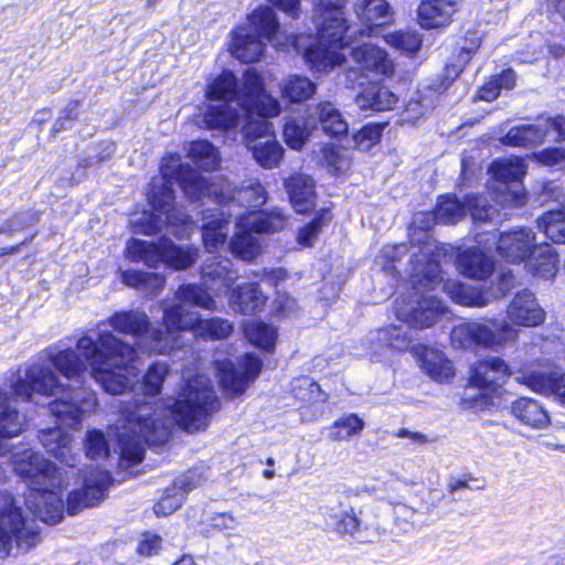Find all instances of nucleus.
Segmentation results:
<instances>
[{"label":"nucleus","mask_w":565,"mask_h":565,"mask_svg":"<svg viewBox=\"0 0 565 565\" xmlns=\"http://www.w3.org/2000/svg\"><path fill=\"white\" fill-rule=\"evenodd\" d=\"M547 135V128L541 121L532 125H520L509 129L500 138V142L510 147L529 148L542 143Z\"/></svg>","instance_id":"f704fd0d"},{"label":"nucleus","mask_w":565,"mask_h":565,"mask_svg":"<svg viewBox=\"0 0 565 565\" xmlns=\"http://www.w3.org/2000/svg\"><path fill=\"white\" fill-rule=\"evenodd\" d=\"M519 331L507 321L489 319L484 322L471 321L455 326L450 339L451 344L458 349L480 347L499 351L513 343Z\"/></svg>","instance_id":"1a4fd4ad"},{"label":"nucleus","mask_w":565,"mask_h":565,"mask_svg":"<svg viewBox=\"0 0 565 565\" xmlns=\"http://www.w3.org/2000/svg\"><path fill=\"white\" fill-rule=\"evenodd\" d=\"M166 285V277L158 273H147L141 291L148 295H156Z\"/></svg>","instance_id":"0e129e2a"},{"label":"nucleus","mask_w":565,"mask_h":565,"mask_svg":"<svg viewBox=\"0 0 565 565\" xmlns=\"http://www.w3.org/2000/svg\"><path fill=\"white\" fill-rule=\"evenodd\" d=\"M147 273L141 270H120V278L125 285L128 287L138 289L141 291L143 279L146 277Z\"/></svg>","instance_id":"338daca9"},{"label":"nucleus","mask_w":565,"mask_h":565,"mask_svg":"<svg viewBox=\"0 0 565 565\" xmlns=\"http://www.w3.org/2000/svg\"><path fill=\"white\" fill-rule=\"evenodd\" d=\"M507 317L512 324L535 327L544 321L545 312L533 292L524 289L518 292L507 308Z\"/></svg>","instance_id":"412c9836"},{"label":"nucleus","mask_w":565,"mask_h":565,"mask_svg":"<svg viewBox=\"0 0 565 565\" xmlns=\"http://www.w3.org/2000/svg\"><path fill=\"white\" fill-rule=\"evenodd\" d=\"M331 221V213L327 210L320 211L313 220L301 227L297 235V242L303 247H310L317 241L322 228Z\"/></svg>","instance_id":"864d4df0"},{"label":"nucleus","mask_w":565,"mask_h":565,"mask_svg":"<svg viewBox=\"0 0 565 565\" xmlns=\"http://www.w3.org/2000/svg\"><path fill=\"white\" fill-rule=\"evenodd\" d=\"M225 213L222 212L221 216ZM230 231V222L223 217L212 220L203 225L202 237L209 253L217 252L225 244Z\"/></svg>","instance_id":"a18cd8bd"},{"label":"nucleus","mask_w":565,"mask_h":565,"mask_svg":"<svg viewBox=\"0 0 565 565\" xmlns=\"http://www.w3.org/2000/svg\"><path fill=\"white\" fill-rule=\"evenodd\" d=\"M320 161L331 173L344 171L350 166L344 152L332 143L322 145L319 152Z\"/></svg>","instance_id":"6e6d98bb"},{"label":"nucleus","mask_w":565,"mask_h":565,"mask_svg":"<svg viewBox=\"0 0 565 565\" xmlns=\"http://www.w3.org/2000/svg\"><path fill=\"white\" fill-rule=\"evenodd\" d=\"M203 282L207 288L214 289L215 295L227 292V289L237 280L238 273L227 258L212 256L202 266Z\"/></svg>","instance_id":"4be33fe9"},{"label":"nucleus","mask_w":565,"mask_h":565,"mask_svg":"<svg viewBox=\"0 0 565 565\" xmlns=\"http://www.w3.org/2000/svg\"><path fill=\"white\" fill-rule=\"evenodd\" d=\"M12 465L15 473L29 487L25 499L28 509L44 523H58L63 519L61 494L68 484V471L58 469L32 449L14 452Z\"/></svg>","instance_id":"20e7f679"},{"label":"nucleus","mask_w":565,"mask_h":565,"mask_svg":"<svg viewBox=\"0 0 565 565\" xmlns=\"http://www.w3.org/2000/svg\"><path fill=\"white\" fill-rule=\"evenodd\" d=\"M38 540V532L28 525L14 498L8 492H0V557L11 554L13 541L18 550L26 552L36 545Z\"/></svg>","instance_id":"f8f14e48"},{"label":"nucleus","mask_w":565,"mask_h":565,"mask_svg":"<svg viewBox=\"0 0 565 565\" xmlns=\"http://www.w3.org/2000/svg\"><path fill=\"white\" fill-rule=\"evenodd\" d=\"M200 484V477L190 472L177 478L171 488H168L161 500L154 504L153 511L157 515H169L178 510L183 500L184 494Z\"/></svg>","instance_id":"bb28decb"},{"label":"nucleus","mask_w":565,"mask_h":565,"mask_svg":"<svg viewBox=\"0 0 565 565\" xmlns=\"http://www.w3.org/2000/svg\"><path fill=\"white\" fill-rule=\"evenodd\" d=\"M444 290L455 302L468 307H486L498 297L457 280H447Z\"/></svg>","instance_id":"7c9ffc66"},{"label":"nucleus","mask_w":565,"mask_h":565,"mask_svg":"<svg viewBox=\"0 0 565 565\" xmlns=\"http://www.w3.org/2000/svg\"><path fill=\"white\" fill-rule=\"evenodd\" d=\"M526 170L525 160L521 157L502 158L491 163L489 191L497 205L522 206L525 203L522 179Z\"/></svg>","instance_id":"9b49d317"},{"label":"nucleus","mask_w":565,"mask_h":565,"mask_svg":"<svg viewBox=\"0 0 565 565\" xmlns=\"http://www.w3.org/2000/svg\"><path fill=\"white\" fill-rule=\"evenodd\" d=\"M345 4L347 0H319L315 3L312 20L318 40L305 52V61L313 72L326 73L341 65L345 57L339 49L356 39V31L348 25Z\"/></svg>","instance_id":"39448f33"},{"label":"nucleus","mask_w":565,"mask_h":565,"mask_svg":"<svg viewBox=\"0 0 565 565\" xmlns=\"http://www.w3.org/2000/svg\"><path fill=\"white\" fill-rule=\"evenodd\" d=\"M396 317L398 320L413 328L431 327L444 313L445 307L435 296L420 295L413 297H399L395 301Z\"/></svg>","instance_id":"dca6fc26"},{"label":"nucleus","mask_w":565,"mask_h":565,"mask_svg":"<svg viewBox=\"0 0 565 565\" xmlns=\"http://www.w3.org/2000/svg\"><path fill=\"white\" fill-rule=\"evenodd\" d=\"M354 12L366 26L383 25L392 20L393 12L386 0H356Z\"/></svg>","instance_id":"58836bf2"},{"label":"nucleus","mask_w":565,"mask_h":565,"mask_svg":"<svg viewBox=\"0 0 565 565\" xmlns=\"http://www.w3.org/2000/svg\"><path fill=\"white\" fill-rule=\"evenodd\" d=\"M327 522L341 535H355L361 522L353 508L345 505L341 500L329 501L321 508Z\"/></svg>","instance_id":"cd10ccee"},{"label":"nucleus","mask_w":565,"mask_h":565,"mask_svg":"<svg viewBox=\"0 0 565 565\" xmlns=\"http://www.w3.org/2000/svg\"><path fill=\"white\" fill-rule=\"evenodd\" d=\"M543 127L547 128V132L553 130L557 134V138L565 140V117L556 116L553 118H541L540 119Z\"/></svg>","instance_id":"774afa93"},{"label":"nucleus","mask_w":565,"mask_h":565,"mask_svg":"<svg viewBox=\"0 0 565 565\" xmlns=\"http://www.w3.org/2000/svg\"><path fill=\"white\" fill-rule=\"evenodd\" d=\"M458 271L468 278L483 280L494 270V262L478 247L467 248L456 259Z\"/></svg>","instance_id":"a878e982"},{"label":"nucleus","mask_w":565,"mask_h":565,"mask_svg":"<svg viewBox=\"0 0 565 565\" xmlns=\"http://www.w3.org/2000/svg\"><path fill=\"white\" fill-rule=\"evenodd\" d=\"M161 539L156 534L146 533L138 545V553L145 556L157 554L160 550Z\"/></svg>","instance_id":"69168bd1"},{"label":"nucleus","mask_w":565,"mask_h":565,"mask_svg":"<svg viewBox=\"0 0 565 565\" xmlns=\"http://www.w3.org/2000/svg\"><path fill=\"white\" fill-rule=\"evenodd\" d=\"M220 384L224 393L233 398L242 394L255 381L262 369L258 355L247 353L236 367L231 361H217L215 364Z\"/></svg>","instance_id":"2eb2a0df"},{"label":"nucleus","mask_w":565,"mask_h":565,"mask_svg":"<svg viewBox=\"0 0 565 565\" xmlns=\"http://www.w3.org/2000/svg\"><path fill=\"white\" fill-rule=\"evenodd\" d=\"M364 427L365 423L359 415L348 414L332 423L329 428V438L332 441L349 440L360 435Z\"/></svg>","instance_id":"49530a36"},{"label":"nucleus","mask_w":565,"mask_h":565,"mask_svg":"<svg viewBox=\"0 0 565 565\" xmlns=\"http://www.w3.org/2000/svg\"><path fill=\"white\" fill-rule=\"evenodd\" d=\"M413 252L412 256V284L417 296L420 288L434 289L443 281L440 268V253L433 242H424L423 246Z\"/></svg>","instance_id":"a211bd4d"},{"label":"nucleus","mask_w":565,"mask_h":565,"mask_svg":"<svg viewBox=\"0 0 565 565\" xmlns=\"http://www.w3.org/2000/svg\"><path fill=\"white\" fill-rule=\"evenodd\" d=\"M436 100L437 93L431 87L418 89L405 106L403 121L415 122L434 109Z\"/></svg>","instance_id":"79ce46f5"},{"label":"nucleus","mask_w":565,"mask_h":565,"mask_svg":"<svg viewBox=\"0 0 565 565\" xmlns=\"http://www.w3.org/2000/svg\"><path fill=\"white\" fill-rule=\"evenodd\" d=\"M160 172L161 177L151 181L147 193L148 203L153 213L143 212L138 218L131 221L135 233L152 235L167 224L171 227L182 226L173 231L177 237L182 238L186 235V230L192 222L188 213L173 205L175 183L192 201L206 196L220 204H230V217L253 212L250 209L262 206L267 200V192L259 181L249 180L237 189L223 177L205 180L188 163H182L179 154L164 157Z\"/></svg>","instance_id":"7ed1b4c3"},{"label":"nucleus","mask_w":565,"mask_h":565,"mask_svg":"<svg viewBox=\"0 0 565 565\" xmlns=\"http://www.w3.org/2000/svg\"><path fill=\"white\" fill-rule=\"evenodd\" d=\"M278 21L269 7H260L248 17V23L237 28L234 32L232 54L244 63H254L264 54L266 44L264 40L277 49L290 44L298 50V38L290 35L286 43L278 41Z\"/></svg>","instance_id":"423d86ee"},{"label":"nucleus","mask_w":565,"mask_h":565,"mask_svg":"<svg viewBox=\"0 0 565 565\" xmlns=\"http://www.w3.org/2000/svg\"><path fill=\"white\" fill-rule=\"evenodd\" d=\"M126 257L135 263H143L157 268L161 263L175 269L189 268L199 257V250L191 246H179L166 236L157 243L132 238L127 242Z\"/></svg>","instance_id":"6e6552de"},{"label":"nucleus","mask_w":565,"mask_h":565,"mask_svg":"<svg viewBox=\"0 0 565 565\" xmlns=\"http://www.w3.org/2000/svg\"><path fill=\"white\" fill-rule=\"evenodd\" d=\"M535 234L524 227L502 233L498 239V253L512 264L525 263L536 247Z\"/></svg>","instance_id":"6ab92c4d"},{"label":"nucleus","mask_w":565,"mask_h":565,"mask_svg":"<svg viewBox=\"0 0 565 565\" xmlns=\"http://www.w3.org/2000/svg\"><path fill=\"white\" fill-rule=\"evenodd\" d=\"M535 159L545 166L565 164V150L562 148H548L534 153Z\"/></svg>","instance_id":"680f3d73"},{"label":"nucleus","mask_w":565,"mask_h":565,"mask_svg":"<svg viewBox=\"0 0 565 565\" xmlns=\"http://www.w3.org/2000/svg\"><path fill=\"white\" fill-rule=\"evenodd\" d=\"M235 218L236 231L230 241V250L244 260H252L259 253V243L254 234L281 231L288 220L279 209L236 214Z\"/></svg>","instance_id":"0eeeda50"},{"label":"nucleus","mask_w":565,"mask_h":565,"mask_svg":"<svg viewBox=\"0 0 565 565\" xmlns=\"http://www.w3.org/2000/svg\"><path fill=\"white\" fill-rule=\"evenodd\" d=\"M290 203L297 213H307L316 205V182L306 173L296 172L284 181Z\"/></svg>","instance_id":"5701e85b"},{"label":"nucleus","mask_w":565,"mask_h":565,"mask_svg":"<svg viewBox=\"0 0 565 565\" xmlns=\"http://www.w3.org/2000/svg\"><path fill=\"white\" fill-rule=\"evenodd\" d=\"M279 89L282 98L290 103H302L316 94L317 86L307 76L295 74L282 78Z\"/></svg>","instance_id":"a19ab883"},{"label":"nucleus","mask_w":565,"mask_h":565,"mask_svg":"<svg viewBox=\"0 0 565 565\" xmlns=\"http://www.w3.org/2000/svg\"><path fill=\"white\" fill-rule=\"evenodd\" d=\"M377 339L383 345L394 348L396 350H405L411 343V337L401 327L391 326L377 330Z\"/></svg>","instance_id":"13d9d810"},{"label":"nucleus","mask_w":565,"mask_h":565,"mask_svg":"<svg viewBox=\"0 0 565 565\" xmlns=\"http://www.w3.org/2000/svg\"><path fill=\"white\" fill-rule=\"evenodd\" d=\"M39 440L54 458L73 468L77 454L73 451V438L61 427H50L39 431Z\"/></svg>","instance_id":"b1692460"},{"label":"nucleus","mask_w":565,"mask_h":565,"mask_svg":"<svg viewBox=\"0 0 565 565\" xmlns=\"http://www.w3.org/2000/svg\"><path fill=\"white\" fill-rule=\"evenodd\" d=\"M351 56L361 70L380 75H392L393 62L385 50L372 43H363L352 49Z\"/></svg>","instance_id":"393cba45"},{"label":"nucleus","mask_w":565,"mask_h":565,"mask_svg":"<svg viewBox=\"0 0 565 565\" xmlns=\"http://www.w3.org/2000/svg\"><path fill=\"white\" fill-rule=\"evenodd\" d=\"M291 392L296 398L302 402L316 403L328 399V394L309 376L295 379L291 383Z\"/></svg>","instance_id":"603ef678"},{"label":"nucleus","mask_w":565,"mask_h":565,"mask_svg":"<svg viewBox=\"0 0 565 565\" xmlns=\"http://www.w3.org/2000/svg\"><path fill=\"white\" fill-rule=\"evenodd\" d=\"M174 300L173 305H162L163 324L171 338H177L175 333L179 331L193 328L198 321V313L185 310V306H195L206 310L216 308L215 300L207 291L192 284L180 286L174 294Z\"/></svg>","instance_id":"ddd939ff"},{"label":"nucleus","mask_w":565,"mask_h":565,"mask_svg":"<svg viewBox=\"0 0 565 565\" xmlns=\"http://www.w3.org/2000/svg\"><path fill=\"white\" fill-rule=\"evenodd\" d=\"M469 212L473 221H494L498 209L489 203L486 195L467 196L466 203H461L452 195L440 196L435 211V220L444 224H454L460 221Z\"/></svg>","instance_id":"4468645a"},{"label":"nucleus","mask_w":565,"mask_h":565,"mask_svg":"<svg viewBox=\"0 0 565 565\" xmlns=\"http://www.w3.org/2000/svg\"><path fill=\"white\" fill-rule=\"evenodd\" d=\"M455 4L447 0H426L418 7V19L426 29L445 26L455 13Z\"/></svg>","instance_id":"72a5a7b5"},{"label":"nucleus","mask_w":565,"mask_h":565,"mask_svg":"<svg viewBox=\"0 0 565 565\" xmlns=\"http://www.w3.org/2000/svg\"><path fill=\"white\" fill-rule=\"evenodd\" d=\"M111 482L110 475L98 467H90L84 472L83 487L73 490L66 502L68 514H76L83 509L94 507L102 502Z\"/></svg>","instance_id":"f3484780"},{"label":"nucleus","mask_w":565,"mask_h":565,"mask_svg":"<svg viewBox=\"0 0 565 565\" xmlns=\"http://www.w3.org/2000/svg\"><path fill=\"white\" fill-rule=\"evenodd\" d=\"M8 393L0 391V441L19 435L25 425V419L19 414Z\"/></svg>","instance_id":"ea45409f"},{"label":"nucleus","mask_w":565,"mask_h":565,"mask_svg":"<svg viewBox=\"0 0 565 565\" xmlns=\"http://www.w3.org/2000/svg\"><path fill=\"white\" fill-rule=\"evenodd\" d=\"M40 221V213L36 211H25L15 214L9 218L0 228L1 234H12L25 230L29 226H33ZM19 245L10 247H1L0 256L7 254H14L19 250Z\"/></svg>","instance_id":"8fccbe9b"},{"label":"nucleus","mask_w":565,"mask_h":565,"mask_svg":"<svg viewBox=\"0 0 565 565\" xmlns=\"http://www.w3.org/2000/svg\"><path fill=\"white\" fill-rule=\"evenodd\" d=\"M188 156L205 170H213L218 164L217 149L206 140L190 142L188 146Z\"/></svg>","instance_id":"3c124183"},{"label":"nucleus","mask_w":565,"mask_h":565,"mask_svg":"<svg viewBox=\"0 0 565 565\" xmlns=\"http://www.w3.org/2000/svg\"><path fill=\"white\" fill-rule=\"evenodd\" d=\"M192 330L194 335L200 337L204 340H221L227 338L233 332V324L222 318H212L206 320L198 321Z\"/></svg>","instance_id":"de8ad7c7"},{"label":"nucleus","mask_w":565,"mask_h":565,"mask_svg":"<svg viewBox=\"0 0 565 565\" xmlns=\"http://www.w3.org/2000/svg\"><path fill=\"white\" fill-rule=\"evenodd\" d=\"M398 97L385 85L370 83L355 97L361 110L386 111L394 107Z\"/></svg>","instance_id":"c85d7f7f"},{"label":"nucleus","mask_w":565,"mask_h":565,"mask_svg":"<svg viewBox=\"0 0 565 565\" xmlns=\"http://www.w3.org/2000/svg\"><path fill=\"white\" fill-rule=\"evenodd\" d=\"M108 324L117 332L131 334L143 352L166 354L179 348L178 339L150 327L148 316L140 310L119 311L108 318Z\"/></svg>","instance_id":"9d476101"},{"label":"nucleus","mask_w":565,"mask_h":565,"mask_svg":"<svg viewBox=\"0 0 565 565\" xmlns=\"http://www.w3.org/2000/svg\"><path fill=\"white\" fill-rule=\"evenodd\" d=\"M244 333L247 340L266 351H271L277 339V330L262 321L252 320L244 324Z\"/></svg>","instance_id":"37998d69"},{"label":"nucleus","mask_w":565,"mask_h":565,"mask_svg":"<svg viewBox=\"0 0 565 565\" xmlns=\"http://www.w3.org/2000/svg\"><path fill=\"white\" fill-rule=\"evenodd\" d=\"M512 415L520 423L536 429L545 428L550 423V416L545 408L535 399L520 397L511 405Z\"/></svg>","instance_id":"473e14b6"},{"label":"nucleus","mask_w":565,"mask_h":565,"mask_svg":"<svg viewBox=\"0 0 565 565\" xmlns=\"http://www.w3.org/2000/svg\"><path fill=\"white\" fill-rule=\"evenodd\" d=\"M422 369L436 382H447L454 374V366L444 352L434 348H424L420 354Z\"/></svg>","instance_id":"4c0bfd02"},{"label":"nucleus","mask_w":565,"mask_h":565,"mask_svg":"<svg viewBox=\"0 0 565 565\" xmlns=\"http://www.w3.org/2000/svg\"><path fill=\"white\" fill-rule=\"evenodd\" d=\"M312 118L305 120L302 118H290L284 125V139L286 143L295 150H299L303 147L310 136V131L313 128Z\"/></svg>","instance_id":"09e8293b"},{"label":"nucleus","mask_w":565,"mask_h":565,"mask_svg":"<svg viewBox=\"0 0 565 565\" xmlns=\"http://www.w3.org/2000/svg\"><path fill=\"white\" fill-rule=\"evenodd\" d=\"M206 96L211 104L198 119L200 127L234 128L242 113V132L255 161L268 170L280 164L285 149L275 137L273 124L266 120L280 114V104L265 90L263 78L254 68L244 73L241 85L233 73L223 72L209 85Z\"/></svg>","instance_id":"f03ea898"},{"label":"nucleus","mask_w":565,"mask_h":565,"mask_svg":"<svg viewBox=\"0 0 565 565\" xmlns=\"http://www.w3.org/2000/svg\"><path fill=\"white\" fill-rule=\"evenodd\" d=\"M312 120H318L322 131L330 137L347 135L349 125L340 110L330 102L317 104L310 113Z\"/></svg>","instance_id":"2f4dec72"},{"label":"nucleus","mask_w":565,"mask_h":565,"mask_svg":"<svg viewBox=\"0 0 565 565\" xmlns=\"http://www.w3.org/2000/svg\"><path fill=\"white\" fill-rule=\"evenodd\" d=\"M510 375L511 371L501 358L489 356L472 366L470 383L480 390L495 392Z\"/></svg>","instance_id":"aec40b11"},{"label":"nucleus","mask_w":565,"mask_h":565,"mask_svg":"<svg viewBox=\"0 0 565 565\" xmlns=\"http://www.w3.org/2000/svg\"><path fill=\"white\" fill-rule=\"evenodd\" d=\"M519 381L535 392L552 394L565 404V374L559 375L557 372L532 371L524 373Z\"/></svg>","instance_id":"c756f323"},{"label":"nucleus","mask_w":565,"mask_h":565,"mask_svg":"<svg viewBox=\"0 0 565 565\" xmlns=\"http://www.w3.org/2000/svg\"><path fill=\"white\" fill-rule=\"evenodd\" d=\"M78 116V103L70 102L63 110L60 113V116L55 120L53 125V132H60L66 130L71 127L72 122L77 119Z\"/></svg>","instance_id":"052dcab7"},{"label":"nucleus","mask_w":565,"mask_h":565,"mask_svg":"<svg viewBox=\"0 0 565 565\" xmlns=\"http://www.w3.org/2000/svg\"><path fill=\"white\" fill-rule=\"evenodd\" d=\"M416 511L405 504H397L394 508L395 522L402 527L403 532H407L414 526V518Z\"/></svg>","instance_id":"e2e57ef3"},{"label":"nucleus","mask_w":565,"mask_h":565,"mask_svg":"<svg viewBox=\"0 0 565 565\" xmlns=\"http://www.w3.org/2000/svg\"><path fill=\"white\" fill-rule=\"evenodd\" d=\"M537 226L553 243H565V209L547 211L537 220Z\"/></svg>","instance_id":"c03bdc74"},{"label":"nucleus","mask_w":565,"mask_h":565,"mask_svg":"<svg viewBox=\"0 0 565 565\" xmlns=\"http://www.w3.org/2000/svg\"><path fill=\"white\" fill-rule=\"evenodd\" d=\"M266 297L259 290L257 284H244L233 289L230 296V303L234 310L244 315L256 313L264 307Z\"/></svg>","instance_id":"e433bc0d"},{"label":"nucleus","mask_w":565,"mask_h":565,"mask_svg":"<svg viewBox=\"0 0 565 565\" xmlns=\"http://www.w3.org/2000/svg\"><path fill=\"white\" fill-rule=\"evenodd\" d=\"M84 449L90 459H103L109 454V443L99 429H89L86 434Z\"/></svg>","instance_id":"4d7b16f0"},{"label":"nucleus","mask_w":565,"mask_h":565,"mask_svg":"<svg viewBox=\"0 0 565 565\" xmlns=\"http://www.w3.org/2000/svg\"><path fill=\"white\" fill-rule=\"evenodd\" d=\"M76 350L47 349V361L30 365L24 377L12 382L11 393L22 402L31 401L33 394L55 396L49 404L51 414L75 427L97 406L95 392L86 387L87 376L113 395L131 388L136 398L120 402V420L115 427L121 466L141 462L145 446L164 444L174 424L190 433L205 429L220 408L211 380L203 374L185 380L175 399L152 403L168 365L154 363L139 382L135 348L110 331H98L96 338L84 333Z\"/></svg>","instance_id":"f257e3e1"},{"label":"nucleus","mask_w":565,"mask_h":565,"mask_svg":"<svg viewBox=\"0 0 565 565\" xmlns=\"http://www.w3.org/2000/svg\"><path fill=\"white\" fill-rule=\"evenodd\" d=\"M386 124H367L354 135V143L359 149L369 150L381 140Z\"/></svg>","instance_id":"bf43d9fd"},{"label":"nucleus","mask_w":565,"mask_h":565,"mask_svg":"<svg viewBox=\"0 0 565 565\" xmlns=\"http://www.w3.org/2000/svg\"><path fill=\"white\" fill-rule=\"evenodd\" d=\"M557 255L550 245H536L524 268L533 276L550 279L557 271Z\"/></svg>","instance_id":"c9c22d12"},{"label":"nucleus","mask_w":565,"mask_h":565,"mask_svg":"<svg viewBox=\"0 0 565 565\" xmlns=\"http://www.w3.org/2000/svg\"><path fill=\"white\" fill-rule=\"evenodd\" d=\"M385 42L406 54H414L422 45V39L415 31H395L384 35Z\"/></svg>","instance_id":"5fc2aeb1"}]
</instances>
